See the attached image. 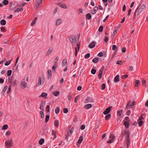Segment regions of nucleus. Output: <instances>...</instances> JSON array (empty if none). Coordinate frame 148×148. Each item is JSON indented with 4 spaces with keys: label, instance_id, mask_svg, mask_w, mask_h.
Masks as SVG:
<instances>
[{
    "label": "nucleus",
    "instance_id": "49530a36",
    "mask_svg": "<svg viewBox=\"0 0 148 148\" xmlns=\"http://www.w3.org/2000/svg\"><path fill=\"white\" fill-rule=\"evenodd\" d=\"M112 50H117V47L115 45H113L112 47Z\"/></svg>",
    "mask_w": 148,
    "mask_h": 148
},
{
    "label": "nucleus",
    "instance_id": "ddd939ff",
    "mask_svg": "<svg viewBox=\"0 0 148 148\" xmlns=\"http://www.w3.org/2000/svg\"><path fill=\"white\" fill-rule=\"evenodd\" d=\"M10 10H13L16 7V6L12 2H10Z\"/></svg>",
    "mask_w": 148,
    "mask_h": 148
},
{
    "label": "nucleus",
    "instance_id": "bf43d9fd",
    "mask_svg": "<svg viewBox=\"0 0 148 148\" xmlns=\"http://www.w3.org/2000/svg\"><path fill=\"white\" fill-rule=\"evenodd\" d=\"M1 32H5L6 31L5 30V28L3 27H1Z\"/></svg>",
    "mask_w": 148,
    "mask_h": 148
},
{
    "label": "nucleus",
    "instance_id": "f03ea898",
    "mask_svg": "<svg viewBox=\"0 0 148 148\" xmlns=\"http://www.w3.org/2000/svg\"><path fill=\"white\" fill-rule=\"evenodd\" d=\"M13 143L12 142V140H7L5 142V144L6 146L8 148H10L12 146Z\"/></svg>",
    "mask_w": 148,
    "mask_h": 148
},
{
    "label": "nucleus",
    "instance_id": "e433bc0d",
    "mask_svg": "<svg viewBox=\"0 0 148 148\" xmlns=\"http://www.w3.org/2000/svg\"><path fill=\"white\" fill-rule=\"evenodd\" d=\"M50 116L49 115H46L45 122L46 123L47 122L49 119Z\"/></svg>",
    "mask_w": 148,
    "mask_h": 148
},
{
    "label": "nucleus",
    "instance_id": "a878e982",
    "mask_svg": "<svg viewBox=\"0 0 148 148\" xmlns=\"http://www.w3.org/2000/svg\"><path fill=\"white\" fill-rule=\"evenodd\" d=\"M37 17H35L34 19L33 20L32 22L31 23V25L32 26L33 25L36 23L37 20Z\"/></svg>",
    "mask_w": 148,
    "mask_h": 148
},
{
    "label": "nucleus",
    "instance_id": "4468645a",
    "mask_svg": "<svg viewBox=\"0 0 148 148\" xmlns=\"http://www.w3.org/2000/svg\"><path fill=\"white\" fill-rule=\"evenodd\" d=\"M58 5L62 7V8L66 9L67 8V7L65 4L64 3L63 4H62L61 3H59Z\"/></svg>",
    "mask_w": 148,
    "mask_h": 148
},
{
    "label": "nucleus",
    "instance_id": "9d476101",
    "mask_svg": "<svg viewBox=\"0 0 148 148\" xmlns=\"http://www.w3.org/2000/svg\"><path fill=\"white\" fill-rule=\"evenodd\" d=\"M83 137L82 136H80L79 137V138L78 141L77 143L76 144V145H77V146H79L80 144L82 142V141L83 140Z\"/></svg>",
    "mask_w": 148,
    "mask_h": 148
},
{
    "label": "nucleus",
    "instance_id": "c756f323",
    "mask_svg": "<svg viewBox=\"0 0 148 148\" xmlns=\"http://www.w3.org/2000/svg\"><path fill=\"white\" fill-rule=\"evenodd\" d=\"M86 18L87 19L89 20L91 18V15L89 13H88L86 15Z\"/></svg>",
    "mask_w": 148,
    "mask_h": 148
},
{
    "label": "nucleus",
    "instance_id": "7ed1b4c3",
    "mask_svg": "<svg viewBox=\"0 0 148 148\" xmlns=\"http://www.w3.org/2000/svg\"><path fill=\"white\" fill-rule=\"evenodd\" d=\"M69 39L71 42L72 45H73V43L76 42V39H75V36H72L69 37Z\"/></svg>",
    "mask_w": 148,
    "mask_h": 148
},
{
    "label": "nucleus",
    "instance_id": "2eb2a0df",
    "mask_svg": "<svg viewBox=\"0 0 148 148\" xmlns=\"http://www.w3.org/2000/svg\"><path fill=\"white\" fill-rule=\"evenodd\" d=\"M47 95V94L46 93L43 92H42L41 94L39 96V97H42L44 99L46 98V97Z\"/></svg>",
    "mask_w": 148,
    "mask_h": 148
},
{
    "label": "nucleus",
    "instance_id": "f704fd0d",
    "mask_svg": "<svg viewBox=\"0 0 148 148\" xmlns=\"http://www.w3.org/2000/svg\"><path fill=\"white\" fill-rule=\"evenodd\" d=\"M44 139L43 138L41 139L39 141V143L40 145H42L44 142Z\"/></svg>",
    "mask_w": 148,
    "mask_h": 148
},
{
    "label": "nucleus",
    "instance_id": "79ce46f5",
    "mask_svg": "<svg viewBox=\"0 0 148 148\" xmlns=\"http://www.w3.org/2000/svg\"><path fill=\"white\" fill-rule=\"evenodd\" d=\"M12 70H8L7 73V74L8 76H10L11 75L12 73Z\"/></svg>",
    "mask_w": 148,
    "mask_h": 148
},
{
    "label": "nucleus",
    "instance_id": "4d7b16f0",
    "mask_svg": "<svg viewBox=\"0 0 148 148\" xmlns=\"http://www.w3.org/2000/svg\"><path fill=\"white\" fill-rule=\"evenodd\" d=\"M40 113L41 114V116L42 118H43L44 117V114L42 111H40Z\"/></svg>",
    "mask_w": 148,
    "mask_h": 148
},
{
    "label": "nucleus",
    "instance_id": "412c9836",
    "mask_svg": "<svg viewBox=\"0 0 148 148\" xmlns=\"http://www.w3.org/2000/svg\"><path fill=\"white\" fill-rule=\"evenodd\" d=\"M53 50V48H50L48 51H47L46 55L47 56L49 55L50 53H51V51H52V50Z\"/></svg>",
    "mask_w": 148,
    "mask_h": 148
},
{
    "label": "nucleus",
    "instance_id": "69168bd1",
    "mask_svg": "<svg viewBox=\"0 0 148 148\" xmlns=\"http://www.w3.org/2000/svg\"><path fill=\"white\" fill-rule=\"evenodd\" d=\"M122 63V61L121 60H118L116 62V64H121V63Z\"/></svg>",
    "mask_w": 148,
    "mask_h": 148
},
{
    "label": "nucleus",
    "instance_id": "7c9ffc66",
    "mask_svg": "<svg viewBox=\"0 0 148 148\" xmlns=\"http://www.w3.org/2000/svg\"><path fill=\"white\" fill-rule=\"evenodd\" d=\"M59 122L58 120H56L54 121V125L56 127H58Z\"/></svg>",
    "mask_w": 148,
    "mask_h": 148
},
{
    "label": "nucleus",
    "instance_id": "e2e57ef3",
    "mask_svg": "<svg viewBox=\"0 0 148 148\" xmlns=\"http://www.w3.org/2000/svg\"><path fill=\"white\" fill-rule=\"evenodd\" d=\"M11 89V86H9L8 89V90L7 91V93H9L10 92Z\"/></svg>",
    "mask_w": 148,
    "mask_h": 148
},
{
    "label": "nucleus",
    "instance_id": "a19ab883",
    "mask_svg": "<svg viewBox=\"0 0 148 148\" xmlns=\"http://www.w3.org/2000/svg\"><path fill=\"white\" fill-rule=\"evenodd\" d=\"M7 88H8L7 86H4V88H3L2 90V92L3 93H4L5 92V91L7 89Z\"/></svg>",
    "mask_w": 148,
    "mask_h": 148
},
{
    "label": "nucleus",
    "instance_id": "6ab92c4d",
    "mask_svg": "<svg viewBox=\"0 0 148 148\" xmlns=\"http://www.w3.org/2000/svg\"><path fill=\"white\" fill-rule=\"evenodd\" d=\"M124 134L125 135L127 138L129 137V134L128 133V131L127 128H126V129L125 130Z\"/></svg>",
    "mask_w": 148,
    "mask_h": 148
},
{
    "label": "nucleus",
    "instance_id": "ea45409f",
    "mask_svg": "<svg viewBox=\"0 0 148 148\" xmlns=\"http://www.w3.org/2000/svg\"><path fill=\"white\" fill-rule=\"evenodd\" d=\"M60 111V108L58 107H57L55 109V113L56 114H58Z\"/></svg>",
    "mask_w": 148,
    "mask_h": 148
},
{
    "label": "nucleus",
    "instance_id": "f8f14e48",
    "mask_svg": "<svg viewBox=\"0 0 148 148\" xmlns=\"http://www.w3.org/2000/svg\"><path fill=\"white\" fill-rule=\"evenodd\" d=\"M104 67V66H103L102 67L103 68H101V69H100L99 70V73L98 75L99 78V79H101L102 77V73H103V69Z\"/></svg>",
    "mask_w": 148,
    "mask_h": 148
},
{
    "label": "nucleus",
    "instance_id": "0eeeda50",
    "mask_svg": "<svg viewBox=\"0 0 148 148\" xmlns=\"http://www.w3.org/2000/svg\"><path fill=\"white\" fill-rule=\"evenodd\" d=\"M96 42L95 41H93L91 42L88 45V47L90 48H94Z\"/></svg>",
    "mask_w": 148,
    "mask_h": 148
},
{
    "label": "nucleus",
    "instance_id": "58836bf2",
    "mask_svg": "<svg viewBox=\"0 0 148 148\" xmlns=\"http://www.w3.org/2000/svg\"><path fill=\"white\" fill-rule=\"evenodd\" d=\"M8 127V126L7 125L5 124L3 125L2 128V130H6L7 129Z\"/></svg>",
    "mask_w": 148,
    "mask_h": 148
},
{
    "label": "nucleus",
    "instance_id": "f257e3e1",
    "mask_svg": "<svg viewBox=\"0 0 148 148\" xmlns=\"http://www.w3.org/2000/svg\"><path fill=\"white\" fill-rule=\"evenodd\" d=\"M134 105L135 102L134 101L131 102V101H129L126 105V109H128L130 108L133 109Z\"/></svg>",
    "mask_w": 148,
    "mask_h": 148
},
{
    "label": "nucleus",
    "instance_id": "8fccbe9b",
    "mask_svg": "<svg viewBox=\"0 0 148 148\" xmlns=\"http://www.w3.org/2000/svg\"><path fill=\"white\" fill-rule=\"evenodd\" d=\"M80 98V96L79 95L77 96L75 98L74 102L75 103H77V100L79 99Z\"/></svg>",
    "mask_w": 148,
    "mask_h": 148
},
{
    "label": "nucleus",
    "instance_id": "a18cd8bd",
    "mask_svg": "<svg viewBox=\"0 0 148 148\" xmlns=\"http://www.w3.org/2000/svg\"><path fill=\"white\" fill-rule=\"evenodd\" d=\"M129 117L128 116H126L125 117V119L123 120V121H127V122H130V121L129 120Z\"/></svg>",
    "mask_w": 148,
    "mask_h": 148
},
{
    "label": "nucleus",
    "instance_id": "c03bdc74",
    "mask_svg": "<svg viewBox=\"0 0 148 148\" xmlns=\"http://www.w3.org/2000/svg\"><path fill=\"white\" fill-rule=\"evenodd\" d=\"M50 106L48 105L46 106V112H49V111Z\"/></svg>",
    "mask_w": 148,
    "mask_h": 148
},
{
    "label": "nucleus",
    "instance_id": "f3484780",
    "mask_svg": "<svg viewBox=\"0 0 148 148\" xmlns=\"http://www.w3.org/2000/svg\"><path fill=\"white\" fill-rule=\"evenodd\" d=\"M42 82H44V79L43 77L42 79L40 77H39L38 78V83H41Z\"/></svg>",
    "mask_w": 148,
    "mask_h": 148
},
{
    "label": "nucleus",
    "instance_id": "338daca9",
    "mask_svg": "<svg viewBox=\"0 0 148 148\" xmlns=\"http://www.w3.org/2000/svg\"><path fill=\"white\" fill-rule=\"evenodd\" d=\"M108 37L107 36H106L104 38V41H105V42H108Z\"/></svg>",
    "mask_w": 148,
    "mask_h": 148
},
{
    "label": "nucleus",
    "instance_id": "393cba45",
    "mask_svg": "<svg viewBox=\"0 0 148 148\" xmlns=\"http://www.w3.org/2000/svg\"><path fill=\"white\" fill-rule=\"evenodd\" d=\"M123 122L124 125L127 128L129 126L130 122L123 121Z\"/></svg>",
    "mask_w": 148,
    "mask_h": 148
},
{
    "label": "nucleus",
    "instance_id": "bb28decb",
    "mask_svg": "<svg viewBox=\"0 0 148 148\" xmlns=\"http://www.w3.org/2000/svg\"><path fill=\"white\" fill-rule=\"evenodd\" d=\"M59 93L60 92L58 91H54L52 92L53 94L56 97L58 96L59 95Z\"/></svg>",
    "mask_w": 148,
    "mask_h": 148
},
{
    "label": "nucleus",
    "instance_id": "473e14b6",
    "mask_svg": "<svg viewBox=\"0 0 148 148\" xmlns=\"http://www.w3.org/2000/svg\"><path fill=\"white\" fill-rule=\"evenodd\" d=\"M98 61V59L97 58H94L92 60V62L94 63H97Z\"/></svg>",
    "mask_w": 148,
    "mask_h": 148
},
{
    "label": "nucleus",
    "instance_id": "9b49d317",
    "mask_svg": "<svg viewBox=\"0 0 148 148\" xmlns=\"http://www.w3.org/2000/svg\"><path fill=\"white\" fill-rule=\"evenodd\" d=\"M139 8V6L137 7L136 11H135L134 14V19H135L136 14H137V16H138V15L139 10L138 11V10Z\"/></svg>",
    "mask_w": 148,
    "mask_h": 148
},
{
    "label": "nucleus",
    "instance_id": "c9c22d12",
    "mask_svg": "<svg viewBox=\"0 0 148 148\" xmlns=\"http://www.w3.org/2000/svg\"><path fill=\"white\" fill-rule=\"evenodd\" d=\"M12 61V59L11 60H10L7 61L5 63V66L8 65Z\"/></svg>",
    "mask_w": 148,
    "mask_h": 148
},
{
    "label": "nucleus",
    "instance_id": "5fc2aeb1",
    "mask_svg": "<svg viewBox=\"0 0 148 148\" xmlns=\"http://www.w3.org/2000/svg\"><path fill=\"white\" fill-rule=\"evenodd\" d=\"M96 72V70L95 69H92L91 70V72L93 74H95Z\"/></svg>",
    "mask_w": 148,
    "mask_h": 148
},
{
    "label": "nucleus",
    "instance_id": "dca6fc26",
    "mask_svg": "<svg viewBox=\"0 0 148 148\" xmlns=\"http://www.w3.org/2000/svg\"><path fill=\"white\" fill-rule=\"evenodd\" d=\"M146 8V6L145 5H143L142 6L139 8V11H140V12H143V11H144L145 10Z\"/></svg>",
    "mask_w": 148,
    "mask_h": 148
},
{
    "label": "nucleus",
    "instance_id": "774afa93",
    "mask_svg": "<svg viewBox=\"0 0 148 148\" xmlns=\"http://www.w3.org/2000/svg\"><path fill=\"white\" fill-rule=\"evenodd\" d=\"M85 126L84 125H82L81 126L80 129L81 130H83L85 128Z\"/></svg>",
    "mask_w": 148,
    "mask_h": 148
},
{
    "label": "nucleus",
    "instance_id": "052dcab7",
    "mask_svg": "<svg viewBox=\"0 0 148 148\" xmlns=\"http://www.w3.org/2000/svg\"><path fill=\"white\" fill-rule=\"evenodd\" d=\"M128 76V75H123L121 76V78L123 79H125V78H126V77H127Z\"/></svg>",
    "mask_w": 148,
    "mask_h": 148
},
{
    "label": "nucleus",
    "instance_id": "c85d7f7f",
    "mask_svg": "<svg viewBox=\"0 0 148 148\" xmlns=\"http://www.w3.org/2000/svg\"><path fill=\"white\" fill-rule=\"evenodd\" d=\"M21 88L22 89H24L26 87H27L26 84H21L20 85Z\"/></svg>",
    "mask_w": 148,
    "mask_h": 148
},
{
    "label": "nucleus",
    "instance_id": "680f3d73",
    "mask_svg": "<svg viewBox=\"0 0 148 148\" xmlns=\"http://www.w3.org/2000/svg\"><path fill=\"white\" fill-rule=\"evenodd\" d=\"M12 77H9L8 81L10 83H11V82H12Z\"/></svg>",
    "mask_w": 148,
    "mask_h": 148
},
{
    "label": "nucleus",
    "instance_id": "423d86ee",
    "mask_svg": "<svg viewBox=\"0 0 148 148\" xmlns=\"http://www.w3.org/2000/svg\"><path fill=\"white\" fill-rule=\"evenodd\" d=\"M42 0H36L35 1L36 8L37 9L39 7L41 3Z\"/></svg>",
    "mask_w": 148,
    "mask_h": 148
},
{
    "label": "nucleus",
    "instance_id": "39448f33",
    "mask_svg": "<svg viewBox=\"0 0 148 148\" xmlns=\"http://www.w3.org/2000/svg\"><path fill=\"white\" fill-rule=\"evenodd\" d=\"M80 43H78L77 44V47L75 48V56H77V53L79 51L80 48Z\"/></svg>",
    "mask_w": 148,
    "mask_h": 148
},
{
    "label": "nucleus",
    "instance_id": "4c0bfd02",
    "mask_svg": "<svg viewBox=\"0 0 148 148\" xmlns=\"http://www.w3.org/2000/svg\"><path fill=\"white\" fill-rule=\"evenodd\" d=\"M8 1L7 0H4L3 1V3L4 5H7L8 3Z\"/></svg>",
    "mask_w": 148,
    "mask_h": 148
},
{
    "label": "nucleus",
    "instance_id": "72a5a7b5",
    "mask_svg": "<svg viewBox=\"0 0 148 148\" xmlns=\"http://www.w3.org/2000/svg\"><path fill=\"white\" fill-rule=\"evenodd\" d=\"M90 101V98L89 97H87L84 101V103H88Z\"/></svg>",
    "mask_w": 148,
    "mask_h": 148
},
{
    "label": "nucleus",
    "instance_id": "6e6552de",
    "mask_svg": "<svg viewBox=\"0 0 148 148\" xmlns=\"http://www.w3.org/2000/svg\"><path fill=\"white\" fill-rule=\"evenodd\" d=\"M98 10V8L97 6L95 7L93 10H91V13L92 14H95L96 13V12Z\"/></svg>",
    "mask_w": 148,
    "mask_h": 148
},
{
    "label": "nucleus",
    "instance_id": "0e129e2a",
    "mask_svg": "<svg viewBox=\"0 0 148 148\" xmlns=\"http://www.w3.org/2000/svg\"><path fill=\"white\" fill-rule=\"evenodd\" d=\"M48 74L49 75H52L51 71V70H49L47 71Z\"/></svg>",
    "mask_w": 148,
    "mask_h": 148
},
{
    "label": "nucleus",
    "instance_id": "3c124183",
    "mask_svg": "<svg viewBox=\"0 0 148 148\" xmlns=\"http://www.w3.org/2000/svg\"><path fill=\"white\" fill-rule=\"evenodd\" d=\"M103 26H101L99 29V31L100 32H101L103 31Z\"/></svg>",
    "mask_w": 148,
    "mask_h": 148
},
{
    "label": "nucleus",
    "instance_id": "20e7f679",
    "mask_svg": "<svg viewBox=\"0 0 148 148\" xmlns=\"http://www.w3.org/2000/svg\"><path fill=\"white\" fill-rule=\"evenodd\" d=\"M109 138L110 139L107 142V143H112L114 141L115 138V136L113 134H110Z\"/></svg>",
    "mask_w": 148,
    "mask_h": 148
},
{
    "label": "nucleus",
    "instance_id": "6e6d98bb",
    "mask_svg": "<svg viewBox=\"0 0 148 148\" xmlns=\"http://www.w3.org/2000/svg\"><path fill=\"white\" fill-rule=\"evenodd\" d=\"M63 112L64 113H66L68 112V109L67 108H64L63 109Z\"/></svg>",
    "mask_w": 148,
    "mask_h": 148
},
{
    "label": "nucleus",
    "instance_id": "aec40b11",
    "mask_svg": "<svg viewBox=\"0 0 148 148\" xmlns=\"http://www.w3.org/2000/svg\"><path fill=\"white\" fill-rule=\"evenodd\" d=\"M62 23L61 19H58L56 21V25L58 26L60 25Z\"/></svg>",
    "mask_w": 148,
    "mask_h": 148
},
{
    "label": "nucleus",
    "instance_id": "4be33fe9",
    "mask_svg": "<svg viewBox=\"0 0 148 148\" xmlns=\"http://www.w3.org/2000/svg\"><path fill=\"white\" fill-rule=\"evenodd\" d=\"M23 10V7L21 8H17L14 10L15 12H18L20 11L22 12Z\"/></svg>",
    "mask_w": 148,
    "mask_h": 148
},
{
    "label": "nucleus",
    "instance_id": "cd10ccee",
    "mask_svg": "<svg viewBox=\"0 0 148 148\" xmlns=\"http://www.w3.org/2000/svg\"><path fill=\"white\" fill-rule=\"evenodd\" d=\"M0 23L1 25H4L6 24V22L5 20L2 19L0 21Z\"/></svg>",
    "mask_w": 148,
    "mask_h": 148
},
{
    "label": "nucleus",
    "instance_id": "37998d69",
    "mask_svg": "<svg viewBox=\"0 0 148 148\" xmlns=\"http://www.w3.org/2000/svg\"><path fill=\"white\" fill-rule=\"evenodd\" d=\"M111 117V115L110 114H109L105 116V119L106 120H109Z\"/></svg>",
    "mask_w": 148,
    "mask_h": 148
},
{
    "label": "nucleus",
    "instance_id": "2f4dec72",
    "mask_svg": "<svg viewBox=\"0 0 148 148\" xmlns=\"http://www.w3.org/2000/svg\"><path fill=\"white\" fill-rule=\"evenodd\" d=\"M145 117V115L144 114H142L139 117V120H143L144 119V118Z\"/></svg>",
    "mask_w": 148,
    "mask_h": 148
},
{
    "label": "nucleus",
    "instance_id": "09e8293b",
    "mask_svg": "<svg viewBox=\"0 0 148 148\" xmlns=\"http://www.w3.org/2000/svg\"><path fill=\"white\" fill-rule=\"evenodd\" d=\"M67 63V61L66 59H64L62 62V64L63 65H66Z\"/></svg>",
    "mask_w": 148,
    "mask_h": 148
},
{
    "label": "nucleus",
    "instance_id": "5701e85b",
    "mask_svg": "<svg viewBox=\"0 0 148 148\" xmlns=\"http://www.w3.org/2000/svg\"><path fill=\"white\" fill-rule=\"evenodd\" d=\"M126 143H127V148H128L129 147V145L130 143V140L129 138H127Z\"/></svg>",
    "mask_w": 148,
    "mask_h": 148
},
{
    "label": "nucleus",
    "instance_id": "1a4fd4ad",
    "mask_svg": "<svg viewBox=\"0 0 148 148\" xmlns=\"http://www.w3.org/2000/svg\"><path fill=\"white\" fill-rule=\"evenodd\" d=\"M112 108V106H110L107 108L103 112L104 114L106 115L108 114L110 112V109Z\"/></svg>",
    "mask_w": 148,
    "mask_h": 148
},
{
    "label": "nucleus",
    "instance_id": "b1692460",
    "mask_svg": "<svg viewBox=\"0 0 148 148\" xmlns=\"http://www.w3.org/2000/svg\"><path fill=\"white\" fill-rule=\"evenodd\" d=\"M114 81L115 82H118L119 81V76L118 75H116L114 79Z\"/></svg>",
    "mask_w": 148,
    "mask_h": 148
},
{
    "label": "nucleus",
    "instance_id": "864d4df0",
    "mask_svg": "<svg viewBox=\"0 0 148 148\" xmlns=\"http://www.w3.org/2000/svg\"><path fill=\"white\" fill-rule=\"evenodd\" d=\"M90 56V54L89 53H87L85 56V59H87L89 58Z\"/></svg>",
    "mask_w": 148,
    "mask_h": 148
},
{
    "label": "nucleus",
    "instance_id": "de8ad7c7",
    "mask_svg": "<svg viewBox=\"0 0 148 148\" xmlns=\"http://www.w3.org/2000/svg\"><path fill=\"white\" fill-rule=\"evenodd\" d=\"M142 120H139V127H141L144 124L143 121Z\"/></svg>",
    "mask_w": 148,
    "mask_h": 148
},
{
    "label": "nucleus",
    "instance_id": "13d9d810",
    "mask_svg": "<svg viewBox=\"0 0 148 148\" xmlns=\"http://www.w3.org/2000/svg\"><path fill=\"white\" fill-rule=\"evenodd\" d=\"M122 112V111L121 110L118 111L117 112V114L119 116H120L121 115Z\"/></svg>",
    "mask_w": 148,
    "mask_h": 148
},
{
    "label": "nucleus",
    "instance_id": "603ef678",
    "mask_svg": "<svg viewBox=\"0 0 148 148\" xmlns=\"http://www.w3.org/2000/svg\"><path fill=\"white\" fill-rule=\"evenodd\" d=\"M106 87L105 84H102L101 86V89L103 90Z\"/></svg>",
    "mask_w": 148,
    "mask_h": 148
},
{
    "label": "nucleus",
    "instance_id": "a211bd4d",
    "mask_svg": "<svg viewBox=\"0 0 148 148\" xmlns=\"http://www.w3.org/2000/svg\"><path fill=\"white\" fill-rule=\"evenodd\" d=\"M92 107V105L90 104H86V105H85L84 106V108L85 109H88L90 108H91Z\"/></svg>",
    "mask_w": 148,
    "mask_h": 148
}]
</instances>
